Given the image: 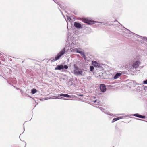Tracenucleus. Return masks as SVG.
<instances>
[{"instance_id": "obj_21", "label": "nucleus", "mask_w": 147, "mask_h": 147, "mask_svg": "<svg viewBox=\"0 0 147 147\" xmlns=\"http://www.w3.org/2000/svg\"><path fill=\"white\" fill-rule=\"evenodd\" d=\"M142 116V115H139V116H138V117L141 118Z\"/></svg>"}, {"instance_id": "obj_7", "label": "nucleus", "mask_w": 147, "mask_h": 147, "mask_svg": "<svg viewBox=\"0 0 147 147\" xmlns=\"http://www.w3.org/2000/svg\"><path fill=\"white\" fill-rule=\"evenodd\" d=\"M100 88L101 92H104L106 91V88L105 84H100Z\"/></svg>"}, {"instance_id": "obj_20", "label": "nucleus", "mask_w": 147, "mask_h": 147, "mask_svg": "<svg viewBox=\"0 0 147 147\" xmlns=\"http://www.w3.org/2000/svg\"><path fill=\"white\" fill-rule=\"evenodd\" d=\"M107 114L111 116H112L113 115L112 114L110 113H108Z\"/></svg>"}, {"instance_id": "obj_8", "label": "nucleus", "mask_w": 147, "mask_h": 147, "mask_svg": "<svg viewBox=\"0 0 147 147\" xmlns=\"http://www.w3.org/2000/svg\"><path fill=\"white\" fill-rule=\"evenodd\" d=\"M70 48V50L71 51L72 53H78V51L80 49V48Z\"/></svg>"}, {"instance_id": "obj_27", "label": "nucleus", "mask_w": 147, "mask_h": 147, "mask_svg": "<svg viewBox=\"0 0 147 147\" xmlns=\"http://www.w3.org/2000/svg\"><path fill=\"white\" fill-rule=\"evenodd\" d=\"M56 98H58L59 99V97H56Z\"/></svg>"}, {"instance_id": "obj_19", "label": "nucleus", "mask_w": 147, "mask_h": 147, "mask_svg": "<svg viewBox=\"0 0 147 147\" xmlns=\"http://www.w3.org/2000/svg\"><path fill=\"white\" fill-rule=\"evenodd\" d=\"M145 118V116H142L141 118Z\"/></svg>"}, {"instance_id": "obj_29", "label": "nucleus", "mask_w": 147, "mask_h": 147, "mask_svg": "<svg viewBox=\"0 0 147 147\" xmlns=\"http://www.w3.org/2000/svg\"><path fill=\"white\" fill-rule=\"evenodd\" d=\"M147 40V38H146Z\"/></svg>"}, {"instance_id": "obj_6", "label": "nucleus", "mask_w": 147, "mask_h": 147, "mask_svg": "<svg viewBox=\"0 0 147 147\" xmlns=\"http://www.w3.org/2000/svg\"><path fill=\"white\" fill-rule=\"evenodd\" d=\"M82 20L84 23L87 24L89 25H91L94 23V21L90 20L88 19L83 18L82 19Z\"/></svg>"}, {"instance_id": "obj_16", "label": "nucleus", "mask_w": 147, "mask_h": 147, "mask_svg": "<svg viewBox=\"0 0 147 147\" xmlns=\"http://www.w3.org/2000/svg\"><path fill=\"white\" fill-rule=\"evenodd\" d=\"M94 69V67L93 66H90V69L91 71L93 72Z\"/></svg>"}, {"instance_id": "obj_24", "label": "nucleus", "mask_w": 147, "mask_h": 147, "mask_svg": "<svg viewBox=\"0 0 147 147\" xmlns=\"http://www.w3.org/2000/svg\"><path fill=\"white\" fill-rule=\"evenodd\" d=\"M67 19L68 20H69V19H71L69 17H67Z\"/></svg>"}, {"instance_id": "obj_5", "label": "nucleus", "mask_w": 147, "mask_h": 147, "mask_svg": "<svg viewBox=\"0 0 147 147\" xmlns=\"http://www.w3.org/2000/svg\"><path fill=\"white\" fill-rule=\"evenodd\" d=\"M79 45L78 40H74L70 45V48H74L78 47Z\"/></svg>"}, {"instance_id": "obj_25", "label": "nucleus", "mask_w": 147, "mask_h": 147, "mask_svg": "<svg viewBox=\"0 0 147 147\" xmlns=\"http://www.w3.org/2000/svg\"><path fill=\"white\" fill-rule=\"evenodd\" d=\"M100 110H102V109H102V107H100Z\"/></svg>"}, {"instance_id": "obj_12", "label": "nucleus", "mask_w": 147, "mask_h": 147, "mask_svg": "<svg viewBox=\"0 0 147 147\" xmlns=\"http://www.w3.org/2000/svg\"><path fill=\"white\" fill-rule=\"evenodd\" d=\"M78 53H79L83 57H85V55L83 51H82V49L80 48V50H79Z\"/></svg>"}, {"instance_id": "obj_9", "label": "nucleus", "mask_w": 147, "mask_h": 147, "mask_svg": "<svg viewBox=\"0 0 147 147\" xmlns=\"http://www.w3.org/2000/svg\"><path fill=\"white\" fill-rule=\"evenodd\" d=\"M122 75V72L120 71L116 74L114 76L113 78L114 79H116L118 78Z\"/></svg>"}, {"instance_id": "obj_4", "label": "nucleus", "mask_w": 147, "mask_h": 147, "mask_svg": "<svg viewBox=\"0 0 147 147\" xmlns=\"http://www.w3.org/2000/svg\"><path fill=\"white\" fill-rule=\"evenodd\" d=\"M68 68V66L65 65L63 66L62 65H58L55 69V70H61V69H67Z\"/></svg>"}, {"instance_id": "obj_10", "label": "nucleus", "mask_w": 147, "mask_h": 147, "mask_svg": "<svg viewBox=\"0 0 147 147\" xmlns=\"http://www.w3.org/2000/svg\"><path fill=\"white\" fill-rule=\"evenodd\" d=\"M92 65L94 67H100V64L95 61H93L92 62Z\"/></svg>"}, {"instance_id": "obj_17", "label": "nucleus", "mask_w": 147, "mask_h": 147, "mask_svg": "<svg viewBox=\"0 0 147 147\" xmlns=\"http://www.w3.org/2000/svg\"><path fill=\"white\" fill-rule=\"evenodd\" d=\"M139 115L138 114H134L133 115L135 116L136 117H138V116H139Z\"/></svg>"}, {"instance_id": "obj_26", "label": "nucleus", "mask_w": 147, "mask_h": 147, "mask_svg": "<svg viewBox=\"0 0 147 147\" xmlns=\"http://www.w3.org/2000/svg\"><path fill=\"white\" fill-rule=\"evenodd\" d=\"M79 96H83V95H81V94H80V95H79Z\"/></svg>"}, {"instance_id": "obj_18", "label": "nucleus", "mask_w": 147, "mask_h": 147, "mask_svg": "<svg viewBox=\"0 0 147 147\" xmlns=\"http://www.w3.org/2000/svg\"><path fill=\"white\" fill-rule=\"evenodd\" d=\"M143 83L144 84H147V79L146 80L143 81Z\"/></svg>"}, {"instance_id": "obj_3", "label": "nucleus", "mask_w": 147, "mask_h": 147, "mask_svg": "<svg viewBox=\"0 0 147 147\" xmlns=\"http://www.w3.org/2000/svg\"><path fill=\"white\" fill-rule=\"evenodd\" d=\"M65 49H63L57 54L56 56L54 58H51V61L54 62L57 60L62 56L65 54Z\"/></svg>"}, {"instance_id": "obj_2", "label": "nucleus", "mask_w": 147, "mask_h": 147, "mask_svg": "<svg viewBox=\"0 0 147 147\" xmlns=\"http://www.w3.org/2000/svg\"><path fill=\"white\" fill-rule=\"evenodd\" d=\"M74 70L73 72L76 75H80L84 76L86 74L85 72L80 69L75 64L74 65Z\"/></svg>"}, {"instance_id": "obj_23", "label": "nucleus", "mask_w": 147, "mask_h": 147, "mask_svg": "<svg viewBox=\"0 0 147 147\" xmlns=\"http://www.w3.org/2000/svg\"><path fill=\"white\" fill-rule=\"evenodd\" d=\"M97 100H95V101H94V103H96L97 102Z\"/></svg>"}, {"instance_id": "obj_22", "label": "nucleus", "mask_w": 147, "mask_h": 147, "mask_svg": "<svg viewBox=\"0 0 147 147\" xmlns=\"http://www.w3.org/2000/svg\"><path fill=\"white\" fill-rule=\"evenodd\" d=\"M101 104V103L100 102H99L98 104V105H100Z\"/></svg>"}, {"instance_id": "obj_14", "label": "nucleus", "mask_w": 147, "mask_h": 147, "mask_svg": "<svg viewBox=\"0 0 147 147\" xmlns=\"http://www.w3.org/2000/svg\"><path fill=\"white\" fill-rule=\"evenodd\" d=\"M123 118V117H119L117 118H114L113 119L112 122L113 123L115 121L122 119Z\"/></svg>"}, {"instance_id": "obj_11", "label": "nucleus", "mask_w": 147, "mask_h": 147, "mask_svg": "<svg viewBox=\"0 0 147 147\" xmlns=\"http://www.w3.org/2000/svg\"><path fill=\"white\" fill-rule=\"evenodd\" d=\"M59 96H64L65 97L70 98H73V95H69L67 94H60L59 95Z\"/></svg>"}, {"instance_id": "obj_28", "label": "nucleus", "mask_w": 147, "mask_h": 147, "mask_svg": "<svg viewBox=\"0 0 147 147\" xmlns=\"http://www.w3.org/2000/svg\"><path fill=\"white\" fill-rule=\"evenodd\" d=\"M94 22H96V21H95Z\"/></svg>"}, {"instance_id": "obj_15", "label": "nucleus", "mask_w": 147, "mask_h": 147, "mask_svg": "<svg viewBox=\"0 0 147 147\" xmlns=\"http://www.w3.org/2000/svg\"><path fill=\"white\" fill-rule=\"evenodd\" d=\"M37 92V90L35 89H33L31 90V93L32 94H34Z\"/></svg>"}, {"instance_id": "obj_13", "label": "nucleus", "mask_w": 147, "mask_h": 147, "mask_svg": "<svg viewBox=\"0 0 147 147\" xmlns=\"http://www.w3.org/2000/svg\"><path fill=\"white\" fill-rule=\"evenodd\" d=\"M74 25L76 28H82L81 25L78 23L75 22Z\"/></svg>"}, {"instance_id": "obj_1", "label": "nucleus", "mask_w": 147, "mask_h": 147, "mask_svg": "<svg viewBox=\"0 0 147 147\" xmlns=\"http://www.w3.org/2000/svg\"><path fill=\"white\" fill-rule=\"evenodd\" d=\"M140 64V62L139 60L134 59L132 64L131 63L129 65L128 68V70L134 72Z\"/></svg>"}]
</instances>
